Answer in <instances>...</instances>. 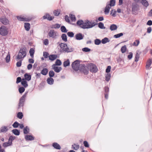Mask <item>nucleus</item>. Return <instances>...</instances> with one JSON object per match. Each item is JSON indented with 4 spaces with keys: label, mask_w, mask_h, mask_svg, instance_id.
<instances>
[{
    "label": "nucleus",
    "mask_w": 152,
    "mask_h": 152,
    "mask_svg": "<svg viewBox=\"0 0 152 152\" xmlns=\"http://www.w3.org/2000/svg\"><path fill=\"white\" fill-rule=\"evenodd\" d=\"M34 50L33 48H31L29 50V53L30 55L31 58L34 57Z\"/></svg>",
    "instance_id": "nucleus-30"
},
{
    "label": "nucleus",
    "mask_w": 152,
    "mask_h": 152,
    "mask_svg": "<svg viewBox=\"0 0 152 152\" xmlns=\"http://www.w3.org/2000/svg\"><path fill=\"white\" fill-rule=\"evenodd\" d=\"M5 59L7 63H8L10 61V56L9 53Z\"/></svg>",
    "instance_id": "nucleus-52"
},
{
    "label": "nucleus",
    "mask_w": 152,
    "mask_h": 152,
    "mask_svg": "<svg viewBox=\"0 0 152 152\" xmlns=\"http://www.w3.org/2000/svg\"><path fill=\"white\" fill-rule=\"evenodd\" d=\"M123 34L122 33H120L117 34H116L114 36V37L115 38H117L120 37L122 36Z\"/></svg>",
    "instance_id": "nucleus-46"
},
{
    "label": "nucleus",
    "mask_w": 152,
    "mask_h": 152,
    "mask_svg": "<svg viewBox=\"0 0 152 152\" xmlns=\"http://www.w3.org/2000/svg\"><path fill=\"white\" fill-rule=\"evenodd\" d=\"M47 81L48 83L50 85H52L54 82V80L53 78L49 77L47 79Z\"/></svg>",
    "instance_id": "nucleus-19"
},
{
    "label": "nucleus",
    "mask_w": 152,
    "mask_h": 152,
    "mask_svg": "<svg viewBox=\"0 0 152 152\" xmlns=\"http://www.w3.org/2000/svg\"><path fill=\"white\" fill-rule=\"evenodd\" d=\"M48 55L49 54L48 53L46 52H43V56L45 58H47Z\"/></svg>",
    "instance_id": "nucleus-61"
},
{
    "label": "nucleus",
    "mask_w": 152,
    "mask_h": 152,
    "mask_svg": "<svg viewBox=\"0 0 152 152\" xmlns=\"http://www.w3.org/2000/svg\"><path fill=\"white\" fill-rule=\"evenodd\" d=\"M24 77L26 80L29 81L30 80L31 78V76L30 75L27 73H26L24 75Z\"/></svg>",
    "instance_id": "nucleus-20"
},
{
    "label": "nucleus",
    "mask_w": 152,
    "mask_h": 152,
    "mask_svg": "<svg viewBox=\"0 0 152 152\" xmlns=\"http://www.w3.org/2000/svg\"><path fill=\"white\" fill-rule=\"evenodd\" d=\"M12 132L16 135H19L20 134V132L17 129H14L12 130Z\"/></svg>",
    "instance_id": "nucleus-35"
},
{
    "label": "nucleus",
    "mask_w": 152,
    "mask_h": 152,
    "mask_svg": "<svg viewBox=\"0 0 152 152\" xmlns=\"http://www.w3.org/2000/svg\"><path fill=\"white\" fill-rule=\"evenodd\" d=\"M140 43V41L138 40H136L135 42H133V46H138Z\"/></svg>",
    "instance_id": "nucleus-51"
},
{
    "label": "nucleus",
    "mask_w": 152,
    "mask_h": 152,
    "mask_svg": "<svg viewBox=\"0 0 152 152\" xmlns=\"http://www.w3.org/2000/svg\"><path fill=\"white\" fill-rule=\"evenodd\" d=\"M69 65L70 62L69 59H68L66 61H65L63 63L64 66L65 67L68 66Z\"/></svg>",
    "instance_id": "nucleus-26"
},
{
    "label": "nucleus",
    "mask_w": 152,
    "mask_h": 152,
    "mask_svg": "<svg viewBox=\"0 0 152 152\" xmlns=\"http://www.w3.org/2000/svg\"><path fill=\"white\" fill-rule=\"evenodd\" d=\"M126 46L125 45L122 46L121 48V51L122 53H125L126 51Z\"/></svg>",
    "instance_id": "nucleus-42"
},
{
    "label": "nucleus",
    "mask_w": 152,
    "mask_h": 152,
    "mask_svg": "<svg viewBox=\"0 0 152 152\" xmlns=\"http://www.w3.org/2000/svg\"><path fill=\"white\" fill-rule=\"evenodd\" d=\"M43 17L44 19H47L48 20H52L54 18L53 17L50 16L48 14H46L45 15H44Z\"/></svg>",
    "instance_id": "nucleus-15"
},
{
    "label": "nucleus",
    "mask_w": 152,
    "mask_h": 152,
    "mask_svg": "<svg viewBox=\"0 0 152 152\" xmlns=\"http://www.w3.org/2000/svg\"><path fill=\"white\" fill-rule=\"evenodd\" d=\"M111 69V67L110 66H107L106 69V72L107 73L110 72Z\"/></svg>",
    "instance_id": "nucleus-60"
},
{
    "label": "nucleus",
    "mask_w": 152,
    "mask_h": 152,
    "mask_svg": "<svg viewBox=\"0 0 152 152\" xmlns=\"http://www.w3.org/2000/svg\"><path fill=\"white\" fill-rule=\"evenodd\" d=\"M111 75L110 74V73H107L105 75V80L107 81H108L110 80Z\"/></svg>",
    "instance_id": "nucleus-43"
},
{
    "label": "nucleus",
    "mask_w": 152,
    "mask_h": 152,
    "mask_svg": "<svg viewBox=\"0 0 152 152\" xmlns=\"http://www.w3.org/2000/svg\"><path fill=\"white\" fill-rule=\"evenodd\" d=\"M21 84L25 87H26L28 86V85L27 83V82L24 79L22 80L21 82Z\"/></svg>",
    "instance_id": "nucleus-37"
},
{
    "label": "nucleus",
    "mask_w": 152,
    "mask_h": 152,
    "mask_svg": "<svg viewBox=\"0 0 152 152\" xmlns=\"http://www.w3.org/2000/svg\"><path fill=\"white\" fill-rule=\"evenodd\" d=\"M97 70L98 69L96 66L94 64H92L91 66V72H96Z\"/></svg>",
    "instance_id": "nucleus-14"
},
{
    "label": "nucleus",
    "mask_w": 152,
    "mask_h": 152,
    "mask_svg": "<svg viewBox=\"0 0 152 152\" xmlns=\"http://www.w3.org/2000/svg\"><path fill=\"white\" fill-rule=\"evenodd\" d=\"M152 63V60L151 59H149L147 62L146 65V68L147 69H149Z\"/></svg>",
    "instance_id": "nucleus-16"
},
{
    "label": "nucleus",
    "mask_w": 152,
    "mask_h": 152,
    "mask_svg": "<svg viewBox=\"0 0 152 152\" xmlns=\"http://www.w3.org/2000/svg\"><path fill=\"white\" fill-rule=\"evenodd\" d=\"M82 50L83 52H88L91 51V49L88 48H85L82 49Z\"/></svg>",
    "instance_id": "nucleus-56"
},
{
    "label": "nucleus",
    "mask_w": 152,
    "mask_h": 152,
    "mask_svg": "<svg viewBox=\"0 0 152 152\" xmlns=\"http://www.w3.org/2000/svg\"><path fill=\"white\" fill-rule=\"evenodd\" d=\"M8 129L7 126H3L1 127L0 131L1 132H5L8 130Z\"/></svg>",
    "instance_id": "nucleus-25"
},
{
    "label": "nucleus",
    "mask_w": 152,
    "mask_h": 152,
    "mask_svg": "<svg viewBox=\"0 0 152 152\" xmlns=\"http://www.w3.org/2000/svg\"><path fill=\"white\" fill-rule=\"evenodd\" d=\"M0 21L3 24L7 25L9 23V21L4 17H2L0 18Z\"/></svg>",
    "instance_id": "nucleus-11"
},
{
    "label": "nucleus",
    "mask_w": 152,
    "mask_h": 152,
    "mask_svg": "<svg viewBox=\"0 0 152 152\" xmlns=\"http://www.w3.org/2000/svg\"><path fill=\"white\" fill-rule=\"evenodd\" d=\"M23 114L21 112H19L17 115V117L18 118L21 119L23 117Z\"/></svg>",
    "instance_id": "nucleus-49"
},
{
    "label": "nucleus",
    "mask_w": 152,
    "mask_h": 152,
    "mask_svg": "<svg viewBox=\"0 0 152 152\" xmlns=\"http://www.w3.org/2000/svg\"><path fill=\"white\" fill-rule=\"evenodd\" d=\"M26 96V94L23 95L20 99L18 105V108H19L23 105Z\"/></svg>",
    "instance_id": "nucleus-9"
},
{
    "label": "nucleus",
    "mask_w": 152,
    "mask_h": 152,
    "mask_svg": "<svg viewBox=\"0 0 152 152\" xmlns=\"http://www.w3.org/2000/svg\"><path fill=\"white\" fill-rule=\"evenodd\" d=\"M110 42V40L107 37H105L102 39L101 41L102 43L103 44H105L107 42Z\"/></svg>",
    "instance_id": "nucleus-29"
},
{
    "label": "nucleus",
    "mask_w": 152,
    "mask_h": 152,
    "mask_svg": "<svg viewBox=\"0 0 152 152\" xmlns=\"http://www.w3.org/2000/svg\"><path fill=\"white\" fill-rule=\"evenodd\" d=\"M72 147L73 149L75 150H77L79 148V146L78 145L74 144L72 145Z\"/></svg>",
    "instance_id": "nucleus-41"
},
{
    "label": "nucleus",
    "mask_w": 152,
    "mask_h": 152,
    "mask_svg": "<svg viewBox=\"0 0 152 152\" xmlns=\"http://www.w3.org/2000/svg\"><path fill=\"white\" fill-rule=\"evenodd\" d=\"M128 56V58L129 59H131L132 57L133 54L132 52H130Z\"/></svg>",
    "instance_id": "nucleus-63"
},
{
    "label": "nucleus",
    "mask_w": 152,
    "mask_h": 152,
    "mask_svg": "<svg viewBox=\"0 0 152 152\" xmlns=\"http://www.w3.org/2000/svg\"><path fill=\"white\" fill-rule=\"evenodd\" d=\"M24 88L23 87H20L19 88V91L20 93H22L25 91Z\"/></svg>",
    "instance_id": "nucleus-53"
},
{
    "label": "nucleus",
    "mask_w": 152,
    "mask_h": 152,
    "mask_svg": "<svg viewBox=\"0 0 152 152\" xmlns=\"http://www.w3.org/2000/svg\"><path fill=\"white\" fill-rule=\"evenodd\" d=\"M26 49L24 48H21L19 50L16 58L17 60L23 59L26 56Z\"/></svg>",
    "instance_id": "nucleus-3"
},
{
    "label": "nucleus",
    "mask_w": 152,
    "mask_h": 152,
    "mask_svg": "<svg viewBox=\"0 0 152 152\" xmlns=\"http://www.w3.org/2000/svg\"><path fill=\"white\" fill-rule=\"evenodd\" d=\"M24 27L26 31H29L30 28V24L27 23H24Z\"/></svg>",
    "instance_id": "nucleus-24"
},
{
    "label": "nucleus",
    "mask_w": 152,
    "mask_h": 152,
    "mask_svg": "<svg viewBox=\"0 0 152 152\" xmlns=\"http://www.w3.org/2000/svg\"><path fill=\"white\" fill-rule=\"evenodd\" d=\"M61 50L63 52L70 53L73 51L74 49L71 46L68 45L65 43H61L59 44Z\"/></svg>",
    "instance_id": "nucleus-1"
},
{
    "label": "nucleus",
    "mask_w": 152,
    "mask_h": 152,
    "mask_svg": "<svg viewBox=\"0 0 152 152\" xmlns=\"http://www.w3.org/2000/svg\"><path fill=\"white\" fill-rule=\"evenodd\" d=\"M140 10L139 6L136 3L133 4L132 6V12L134 14H137L138 12Z\"/></svg>",
    "instance_id": "nucleus-7"
},
{
    "label": "nucleus",
    "mask_w": 152,
    "mask_h": 152,
    "mask_svg": "<svg viewBox=\"0 0 152 152\" xmlns=\"http://www.w3.org/2000/svg\"><path fill=\"white\" fill-rule=\"evenodd\" d=\"M49 75L50 77H53L54 75V73L52 70H51L49 71Z\"/></svg>",
    "instance_id": "nucleus-50"
},
{
    "label": "nucleus",
    "mask_w": 152,
    "mask_h": 152,
    "mask_svg": "<svg viewBox=\"0 0 152 152\" xmlns=\"http://www.w3.org/2000/svg\"><path fill=\"white\" fill-rule=\"evenodd\" d=\"M61 64V61L59 59H57L55 63V64H54L55 65V66L56 65H58V66H60Z\"/></svg>",
    "instance_id": "nucleus-48"
},
{
    "label": "nucleus",
    "mask_w": 152,
    "mask_h": 152,
    "mask_svg": "<svg viewBox=\"0 0 152 152\" xmlns=\"http://www.w3.org/2000/svg\"><path fill=\"white\" fill-rule=\"evenodd\" d=\"M80 71L83 72L85 74L87 75L88 73V68L83 64H80Z\"/></svg>",
    "instance_id": "nucleus-8"
},
{
    "label": "nucleus",
    "mask_w": 152,
    "mask_h": 152,
    "mask_svg": "<svg viewBox=\"0 0 152 152\" xmlns=\"http://www.w3.org/2000/svg\"><path fill=\"white\" fill-rule=\"evenodd\" d=\"M18 19L20 21H28L31 20V18L20 15L17 17Z\"/></svg>",
    "instance_id": "nucleus-10"
},
{
    "label": "nucleus",
    "mask_w": 152,
    "mask_h": 152,
    "mask_svg": "<svg viewBox=\"0 0 152 152\" xmlns=\"http://www.w3.org/2000/svg\"><path fill=\"white\" fill-rule=\"evenodd\" d=\"M96 25V23L92 21L87 20L85 21L82 28L83 29H88L91 28Z\"/></svg>",
    "instance_id": "nucleus-2"
},
{
    "label": "nucleus",
    "mask_w": 152,
    "mask_h": 152,
    "mask_svg": "<svg viewBox=\"0 0 152 152\" xmlns=\"http://www.w3.org/2000/svg\"><path fill=\"white\" fill-rule=\"evenodd\" d=\"M72 67L75 70H79L80 68V64L78 60H76L74 61L72 64Z\"/></svg>",
    "instance_id": "nucleus-5"
},
{
    "label": "nucleus",
    "mask_w": 152,
    "mask_h": 152,
    "mask_svg": "<svg viewBox=\"0 0 152 152\" xmlns=\"http://www.w3.org/2000/svg\"><path fill=\"white\" fill-rule=\"evenodd\" d=\"M62 40L64 42H66L67 41V36L65 34H63L61 36Z\"/></svg>",
    "instance_id": "nucleus-34"
},
{
    "label": "nucleus",
    "mask_w": 152,
    "mask_h": 152,
    "mask_svg": "<svg viewBox=\"0 0 152 152\" xmlns=\"http://www.w3.org/2000/svg\"><path fill=\"white\" fill-rule=\"evenodd\" d=\"M15 136H11L9 138V141L10 142H11V144H12V142L15 139Z\"/></svg>",
    "instance_id": "nucleus-39"
},
{
    "label": "nucleus",
    "mask_w": 152,
    "mask_h": 152,
    "mask_svg": "<svg viewBox=\"0 0 152 152\" xmlns=\"http://www.w3.org/2000/svg\"><path fill=\"white\" fill-rule=\"evenodd\" d=\"M12 145L11 142H10L9 141L8 142H5L3 143V146L4 147H7L11 146Z\"/></svg>",
    "instance_id": "nucleus-33"
},
{
    "label": "nucleus",
    "mask_w": 152,
    "mask_h": 152,
    "mask_svg": "<svg viewBox=\"0 0 152 152\" xmlns=\"http://www.w3.org/2000/svg\"><path fill=\"white\" fill-rule=\"evenodd\" d=\"M101 40L99 39H96L94 40V43L96 45H99L101 43Z\"/></svg>",
    "instance_id": "nucleus-45"
},
{
    "label": "nucleus",
    "mask_w": 152,
    "mask_h": 152,
    "mask_svg": "<svg viewBox=\"0 0 152 152\" xmlns=\"http://www.w3.org/2000/svg\"><path fill=\"white\" fill-rule=\"evenodd\" d=\"M98 27L101 29H104L105 27L104 26L103 23L102 22H100L98 23Z\"/></svg>",
    "instance_id": "nucleus-38"
},
{
    "label": "nucleus",
    "mask_w": 152,
    "mask_h": 152,
    "mask_svg": "<svg viewBox=\"0 0 152 152\" xmlns=\"http://www.w3.org/2000/svg\"><path fill=\"white\" fill-rule=\"evenodd\" d=\"M29 129L28 126H26L23 129V133L24 134H27L29 132Z\"/></svg>",
    "instance_id": "nucleus-36"
},
{
    "label": "nucleus",
    "mask_w": 152,
    "mask_h": 152,
    "mask_svg": "<svg viewBox=\"0 0 152 152\" xmlns=\"http://www.w3.org/2000/svg\"><path fill=\"white\" fill-rule=\"evenodd\" d=\"M53 13L55 15L58 16L60 12L58 10H55L54 11Z\"/></svg>",
    "instance_id": "nucleus-62"
},
{
    "label": "nucleus",
    "mask_w": 152,
    "mask_h": 152,
    "mask_svg": "<svg viewBox=\"0 0 152 152\" xmlns=\"http://www.w3.org/2000/svg\"><path fill=\"white\" fill-rule=\"evenodd\" d=\"M67 35L69 37H73L74 36V34L72 32H68L67 33Z\"/></svg>",
    "instance_id": "nucleus-58"
},
{
    "label": "nucleus",
    "mask_w": 152,
    "mask_h": 152,
    "mask_svg": "<svg viewBox=\"0 0 152 152\" xmlns=\"http://www.w3.org/2000/svg\"><path fill=\"white\" fill-rule=\"evenodd\" d=\"M117 28V26L115 24H112L110 27V29L111 31L115 30H116Z\"/></svg>",
    "instance_id": "nucleus-31"
},
{
    "label": "nucleus",
    "mask_w": 152,
    "mask_h": 152,
    "mask_svg": "<svg viewBox=\"0 0 152 152\" xmlns=\"http://www.w3.org/2000/svg\"><path fill=\"white\" fill-rule=\"evenodd\" d=\"M139 58V55L138 54V53H137L135 57V61L136 62H137L138 61Z\"/></svg>",
    "instance_id": "nucleus-57"
},
{
    "label": "nucleus",
    "mask_w": 152,
    "mask_h": 152,
    "mask_svg": "<svg viewBox=\"0 0 152 152\" xmlns=\"http://www.w3.org/2000/svg\"><path fill=\"white\" fill-rule=\"evenodd\" d=\"M60 25L58 24H56L52 25L51 28H58L60 27Z\"/></svg>",
    "instance_id": "nucleus-32"
},
{
    "label": "nucleus",
    "mask_w": 152,
    "mask_h": 152,
    "mask_svg": "<svg viewBox=\"0 0 152 152\" xmlns=\"http://www.w3.org/2000/svg\"><path fill=\"white\" fill-rule=\"evenodd\" d=\"M76 39L77 40H80L83 38V37L82 34L81 33H79L76 34L75 36Z\"/></svg>",
    "instance_id": "nucleus-17"
},
{
    "label": "nucleus",
    "mask_w": 152,
    "mask_h": 152,
    "mask_svg": "<svg viewBox=\"0 0 152 152\" xmlns=\"http://www.w3.org/2000/svg\"><path fill=\"white\" fill-rule=\"evenodd\" d=\"M115 0H110V3L109 5L110 6V7L114 6H115Z\"/></svg>",
    "instance_id": "nucleus-44"
},
{
    "label": "nucleus",
    "mask_w": 152,
    "mask_h": 152,
    "mask_svg": "<svg viewBox=\"0 0 152 152\" xmlns=\"http://www.w3.org/2000/svg\"><path fill=\"white\" fill-rule=\"evenodd\" d=\"M8 32L7 28L5 26H3L0 28V34L1 35L6 36L8 34Z\"/></svg>",
    "instance_id": "nucleus-6"
},
{
    "label": "nucleus",
    "mask_w": 152,
    "mask_h": 152,
    "mask_svg": "<svg viewBox=\"0 0 152 152\" xmlns=\"http://www.w3.org/2000/svg\"><path fill=\"white\" fill-rule=\"evenodd\" d=\"M84 22L82 20H79L77 22V25L79 26L80 28H82V27L83 25Z\"/></svg>",
    "instance_id": "nucleus-23"
},
{
    "label": "nucleus",
    "mask_w": 152,
    "mask_h": 152,
    "mask_svg": "<svg viewBox=\"0 0 152 152\" xmlns=\"http://www.w3.org/2000/svg\"><path fill=\"white\" fill-rule=\"evenodd\" d=\"M61 30L62 32L64 33H66L68 31L65 27L64 26H62L61 27Z\"/></svg>",
    "instance_id": "nucleus-40"
},
{
    "label": "nucleus",
    "mask_w": 152,
    "mask_h": 152,
    "mask_svg": "<svg viewBox=\"0 0 152 152\" xmlns=\"http://www.w3.org/2000/svg\"><path fill=\"white\" fill-rule=\"evenodd\" d=\"M25 138L27 140H34V137L33 136L28 135L25 136Z\"/></svg>",
    "instance_id": "nucleus-18"
},
{
    "label": "nucleus",
    "mask_w": 152,
    "mask_h": 152,
    "mask_svg": "<svg viewBox=\"0 0 152 152\" xmlns=\"http://www.w3.org/2000/svg\"><path fill=\"white\" fill-rule=\"evenodd\" d=\"M141 3L143 5L146 7L149 5L148 3L146 0H142Z\"/></svg>",
    "instance_id": "nucleus-27"
},
{
    "label": "nucleus",
    "mask_w": 152,
    "mask_h": 152,
    "mask_svg": "<svg viewBox=\"0 0 152 152\" xmlns=\"http://www.w3.org/2000/svg\"><path fill=\"white\" fill-rule=\"evenodd\" d=\"M52 67L55 71L57 73L59 72L62 69L61 67L56 66L55 65H53L52 66Z\"/></svg>",
    "instance_id": "nucleus-12"
},
{
    "label": "nucleus",
    "mask_w": 152,
    "mask_h": 152,
    "mask_svg": "<svg viewBox=\"0 0 152 152\" xmlns=\"http://www.w3.org/2000/svg\"><path fill=\"white\" fill-rule=\"evenodd\" d=\"M83 144L85 147H89V145L87 141H84Z\"/></svg>",
    "instance_id": "nucleus-64"
},
{
    "label": "nucleus",
    "mask_w": 152,
    "mask_h": 152,
    "mask_svg": "<svg viewBox=\"0 0 152 152\" xmlns=\"http://www.w3.org/2000/svg\"><path fill=\"white\" fill-rule=\"evenodd\" d=\"M19 124L18 122L16 121L13 124L12 126L14 128H16L19 126Z\"/></svg>",
    "instance_id": "nucleus-55"
},
{
    "label": "nucleus",
    "mask_w": 152,
    "mask_h": 152,
    "mask_svg": "<svg viewBox=\"0 0 152 152\" xmlns=\"http://www.w3.org/2000/svg\"><path fill=\"white\" fill-rule=\"evenodd\" d=\"M116 11L115 10H113L111 11V14L113 17H115L116 16Z\"/></svg>",
    "instance_id": "nucleus-54"
},
{
    "label": "nucleus",
    "mask_w": 152,
    "mask_h": 152,
    "mask_svg": "<svg viewBox=\"0 0 152 152\" xmlns=\"http://www.w3.org/2000/svg\"><path fill=\"white\" fill-rule=\"evenodd\" d=\"M43 44L46 45H47L49 43V41L48 39H46L44 40L43 41Z\"/></svg>",
    "instance_id": "nucleus-59"
},
{
    "label": "nucleus",
    "mask_w": 152,
    "mask_h": 152,
    "mask_svg": "<svg viewBox=\"0 0 152 152\" xmlns=\"http://www.w3.org/2000/svg\"><path fill=\"white\" fill-rule=\"evenodd\" d=\"M48 57L50 60L53 61L57 58V56L56 55H51L49 56Z\"/></svg>",
    "instance_id": "nucleus-22"
},
{
    "label": "nucleus",
    "mask_w": 152,
    "mask_h": 152,
    "mask_svg": "<svg viewBox=\"0 0 152 152\" xmlns=\"http://www.w3.org/2000/svg\"><path fill=\"white\" fill-rule=\"evenodd\" d=\"M70 17L71 20L72 21H75L76 20V18L75 15L72 14H70Z\"/></svg>",
    "instance_id": "nucleus-47"
},
{
    "label": "nucleus",
    "mask_w": 152,
    "mask_h": 152,
    "mask_svg": "<svg viewBox=\"0 0 152 152\" xmlns=\"http://www.w3.org/2000/svg\"><path fill=\"white\" fill-rule=\"evenodd\" d=\"M110 8L111 7H110V5H109V4L108 2H107L104 11V12L106 14H107L109 13Z\"/></svg>",
    "instance_id": "nucleus-13"
},
{
    "label": "nucleus",
    "mask_w": 152,
    "mask_h": 152,
    "mask_svg": "<svg viewBox=\"0 0 152 152\" xmlns=\"http://www.w3.org/2000/svg\"><path fill=\"white\" fill-rule=\"evenodd\" d=\"M53 146L56 149H60L61 148L60 145L56 142H54L53 144Z\"/></svg>",
    "instance_id": "nucleus-21"
},
{
    "label": "nucleus",
    "mask_w": 152,
    "mask_h": 152,
    "mask_svg": "<svg viewBox=\"0 0 152 152\" xmlns=\"http://www.w3.org/2000/svg\"><path fill=\"white\" fill-rule=\"evenodd\" d=\"M48 72V69H47L45 68L43 69L42 70L41 72V74H42L43 75H46L47 74Z\"/></svg>",
    "instance_id": "nucleus-28"
},
{
    "label": "nucleus",
    "mask_w": 152,
    "mask_h": 152,
    "mask_svg": "<svg viewBox=\"0 0 152 152\" xmlns=\"http://www.w3.org/2000/svg\"><path fill=\"white\" fill-rule=\"evenodd\" d=\"M48 36L53 39H57L59 36L58 32L54 30H50L48 33Z\"/></svg>",
    "instance_id": "nucleus-4"
}]
</instances>
